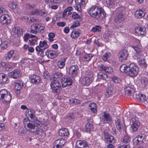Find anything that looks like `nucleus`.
I'll return each mask as SVG.
<instances>
[{
	"label": "nucleus",
	"instance_id": "f704fd0d",
	"mask_svg": "<svg viewBox=\"0 0 148 148\" xmlns=\"http://www.w3.org/2000/svg\"><path fill=\"white\" fill-rule=\"evenodd\" d=\"M93 127L92 124L89 123H88L85 125V131L87 132L92 131Z\"/></svg>",
	"mask_w": 148,
	"mask_h": 148
},
{
	"label": "nucleus",
	"instance_id": "dca6fc26",
	"mask_svg": "<svg viewBox=\"0 0 148 148\" xmlns=\"http://www.w3.org/2000/svg\"><path fill=\"white\" fill-rule=\"evenodd\" d=\"M50 80L51 81L50 84L52 92H56V83H55V74H53L49 77Z\"/></svg>",
	"mask_w": 148,
	"mask_h": 148
},
{
	"label": "nucleus",
	"instance_id": "a19ab883",
	"mask_svg": "<svg viewBox=\"0 0 148 148\" xmlns=\"http://www.w3.org/2000/svg\"><path fill=\"white\" fill-rule=\"evenodd\" d=\"M14 53V51L13 50L10 51L8 53L7 56L5 57V59L7 61L9 60L12 58Z\"/></svg>",
	"mask_w": 148,
	"mask_h": 148
},
{
	"label": "nucleus",
	"instance_id": "09e8293b",
	"mask_svg": "<svg viewBox=\"0 0 148 148\" xmlns=\"http://www.w3.org/2000/svg\"><path fill=\"white\" fill-rule=\"evenodd\" d=\"M55 34L53 33H50L48 34V39L50 42H52L54 40L53 39L55 37Z\"/></svg>",
	"mask_w": 148,
	"mask_h": 148
},
{
	"label": "nucleus",
	"instance_id": "c85d7f7f",
	"mask_svg": "<svg viewBox=\"0 0 148 148\" xmlns=\"http://www.w3.org/2000/svg\"><path fill=\"white\" fill-rule=\"evenodd\" d=\"M81 33L79 30H74L71 32L70 36L72 38L75 39L78 38Z\"/></svg>",
	"mask_w": 148,
	"mask_h": 148
},
{
	"label": "nucleus",
	"instance_id": "f257e3e1",
	"mask_svg": "<svg viewBox=\"0 0 148 148\" xmlns=\"http://www.w3.org/2000/svg\"><path fill=\"white\" fill-rule=\"evenodd\" d=\"M62 74L60 72L56 73V82L57 79L58 85H56V94L60 92V88H61L60 82H61L63 87H65L67 86H71L72 84L73 81L72 79L69 77L65 76L63 77L61 80V77H62Z\"/></svg>",
	"mask_w": 148,
	"mask_h": 148
},
{
	"label": "nucleus",
	"instance_id": "5701e85b",
	"mask_svg": "<svg viewBox=\"0 0 148 148\" xmlns=\"http://www.w3.org/2000/svg\"><path fill=\"white\" fill-rule=\"evenodd\" d=\"M45 12L42 11L38 9H34L31 11L30 14L31 15H38L43 16L45 14Z\"/></svg>",
	"mask_w": 148,
	"mask_h": 148
},
{
	"label": "nucleus",
	"instance_id": "473e14b6",
	"mask_svg": "<svg viewBox=\"0 0 148 148\" xmlns=\"http://www.w3.org/2000/svg\"><path fill=\"white\" fill-rule=\"evenodd\" d=\"M89 109L93 113L97 112V106L96 104L94 103H90L89 105Z\"/></svg>",
	"mask_w": 148,
	"mask_h": 148
},
{
	"label": "nucleus",
	"instance_id": "c03bdc74",
	"mask_svg": "<svg viewBox=\"0 0 148 148\" xmlns=\"http://www.w3.org/2000/svg\"><path fill=\"white\" fill-rule=\"evenodd\" d=\"M132 90L133 89L130 86H126L125 88V95H129L131 93Z\"/></svg>",
	"mask_w": 148,
	"mask_h": 148
},
{
	"label": "nucleus",
	"instance_id": "6e6552de",
	"mask_svg": "<svg viewBox=\"0 0 148 148\" xmlns=\"http://www.w3.org/2000/svg\"><path fill=\"white\" fill-rule=\"evenodd\" d=\"M0 22L5 25L10 22V17L8 14H3L0 16Z\"/></svg>",
	"mask_w": 148,
	"mask_h": 148
},
{
	"label": "nucleus",
	"instance_id": "052dcab7",
	"mask_svg": "<svg viewBox=\"0 0 148 148\" xmlns=\"http://www.w3.org/2000/svg\"><path fill=\"white\" fill-rule=\"evenodd\" d=\"M2 46L1 47V48L2 49H4L7 48L8 47L7 42L6 41L4 42H2V44H1Z\"/></svg>",
	"mask_w": 148,
	"mask_h": 148
},
{
	"label": "nucleus",
	"instance_id": "e2e57ef3",
	"mask_svg": "<svg viewBox=\"0 0 148 148\" xmlns=\"http://www.w3.org/2000/svg\"><path fill=\"white\" fill-rule=\"evenodd\" d=\"M112 80L113 82L116 83H119L121 81V79L116 77H114L112 78Z\"/></svg>",
	"mask_w": 148,
	"mask_h": 148
},
{
	"label": "nucleus",
	"instance_id": "bf43d9fd",
	"mask_svg": "<svg viewBox=\"0 0 148 148\" xmlns=\"http://www.w3.org/2000/svg\"><path fill=\"white\" fill-rule=\"evenodd\" d=\"M133 143L135 145H137L138 144H140V142L138 141V139L137 137H136L134 139Z\"/></svg>",
	"mask_w": 148,
	"mask_h": 148
},
{
	"label": "nucleus",
	"instance_id": "c9c22d12",
	"mask_svg": "<svg viewBox=\"0 0 148 148\" xmlns=\"http://www.w3.org/2000/svg\"><path fill=\"white\" fill-rule=\"evenodd\" d=\"M131 128L132 132H134L136 131L140 125V123H131Z\"/></svg>",
	"mask_w": 148,
	"mask_h": 148
},
{
	"label": "nucleus",
	"instance_id": "8fccbe9b",
	"mask_svg": "<svg viewBox=\"0 0 148 148\" xmlns=\"http://www.w3.org/2000/svg\"><path fill=\"white\" fill-rule=\"evenodd\" d=\"M111 55L110 53L108 52H106L103 55L102 58L103 60L104 61H106L108 58H109Z\"/></svg>",
	"mask_w": 148,
	"mask_h": 148
},
{
	"label": "nucleus",
	"instance_id": "2f4dec72",
	"mask_svg": "<svg viewBox=\"0 0 148 148\" xmlns=\"http://www.w3.org/2000/svg\"><path fill=\"white\" fill-rule=\"evenodd\" d=\"M35 25L37 32H38L40 33H43L44 31V29H45V27L41 26L40 25L38 24H35Z\"/></svg>",
	"mask_w": 148,
	"mask_h": 148
},
{
	"label": "nucleus",
	"instance_id": "c756f323",
	"mask_svg": "<svg viewBox=\"0 0 148 148\" xmlns=\"http://www.w3.org/2000/svg\"><path fill=\"white\" fill-rule=\"evenodd\" d=\"M113 88L112 87H108L106 90L105 95L106 97H110L112 94V90Z\"/></svg>",
	"mask_w": 148,
	"mask_h": 148
},
{
	"label": "nucleus",
	"instance_id": "79ce46f5",
	"mask_svg": "<svg viewBox=\"0 0 148 148\" xmlns=\"http://www.w3.org/2000/svg\"><path fill=\"white\" fill-rule=\"evenodd\" d=\"M107 77L108 75L106 74L101 72H99L98 74V78L99 79L105 80Z\"/></svg>",
	"mask_w": 148,
	"mask_h": 148
},
{
	"label": "nucleus",
	"instance_id": "a211bd4d",
	"mask_svg": "<svg viewBox=\"0 0 148 148\" xmlns=\"http://www.w3.org/2000/svg\"><path fill=\"white\" fill-rule=\"evenodd\" d=\"M115 122L117 129L119 131L122 130L124 124L122 120L120 119H117L115 120Z\"/></svg>",
	"mask_w": 148,
	"mask_h": 148
},
{
	"label": "nucleus",
	"instance_id": "a878e982",
	"mask_svg": "<svg viewBox=\"0 0 148 148\" xmlns=\"http://www.w3.org/2000/svg\"><path fill=\"white\" fill-rule=\"evenodd\" d=\"M76 145L78 148H83L86 147L87 144L85 140H77L76 143Z\"/></svg>",
	"mask_w": 148,
	"mask_h": 148
},
{
	"label": "nucleus",
	"instance_id": "37998d69",
	"mask_svg": "<svg viewBox=\"0 0 148 148\" xmlns=\"http://www.w3.org/2000/svg\"><path fill=\"white\" fill-rule=\"evenodd\" d=\"M23 82L20 81H18L15 83V88L17 90H19L22 88L23 86Z\"/></svg>",
	"mask_w": 148,
	"mask_h": 148
},
{
	"label": "nucleus",
	"instance_id": "1a4fd4ad",
	"mask_svg": "<svg viewBox=\"0 0 148 148\" xmlns=\"http://www.w3.org/2000/svg\"><path fill=\"white\" fill-rule=\"evenodd\" d=\"M128 56V53L127 50H122L119 52L118 55L119 60L121 62H124L127 59Z\"/></svg>",
	"mask_w": 148,
	"mask_h": 148
},
{
	"label": "nucleus",
	"instance_id": "cd10ccee",
	"mask_svg": "<svg viewBox=\"0 0 148 148\" xmlns=\"http://www.w3.org/2000/svg\"><path fill=\"white\" fill-rule=\"evenodd\" d=\"M135 97L138 101L141 102H145L146 100L145 95L141 93L136 94Z\"/></svg>",
	"mask_w": 148,
	"mask_h": 148
},
{
	"label": "nucleus",
	"instance_id": "0eeeda50",
	"mask_svg": "<svg viewBox=\"0 0 148 148\" xmlns=\"http://www.w3.org/2000/svg\"><path fill=\"white\" fill-rule=\"evenodd\" d=\"M102 121L104 123H107L111 122L112 118L109 114L105 112L102 113L100 117Z\"/></svg>",
	"mask_w": 148,
	"mask_h": 148
},
{
	"label": "nucleus",
	"instance_id": "393cba45",
	"mask_svg": "<svg viewBox=\"0 0 148 148\" xmlns=\"http://www.w3.org/2000/svg\"><path fill=\"white\" fill-rule=\"evenodd\" d=\"M12 31L17 37L21 36L23 34L22 29L18 27H14L13 28Z\"/></svg>",
	"mask_w": 148,
	"mask_h": 148
},
{
	"label": "nucleus",
	"instance_id": "2eb2a0df",
	"mask_svg": "<svg viewBox=\"0 0 148 148\" xmlns=\"http://www.w3.org/2000/svg\"><path fill=\"white\" fill-rule=\"evenodd\" d=\"M66 141V140L63 138L56 140V148H63Z\"/></svg>",
	"mask_w": 148,
	"mask_h": 148
},
{
	"label": "nucleus",
	"instance_id": "3c124183",
	"mask_svg": "<svg viewBox=\"0 0 148 148\" xmlns=\"http://www.w3.org/2000/svg\"><path fill=\"white\" fill-rule=\"evenodd\" d=\"M125 10V8L123 7H121L119 8H117L116 10V12L117 14L120 13L123 14V12Z\"/></svg>",
	"mask_w": 148,
	"mask_h": 148
},
{
	"label": "nucleus",
	"instance_id": "4c0bfd02",
	"mask_svg": "<svg viewBox=\"0 0 148 148\" xmlns=\"http://www.w3.org/2000/svg\"><path fill=\"white\" fill-rule=\"evenodd\" d=\"M15 66V64L11 62H9L8 64L5 66V70L9 71L12 70Z\"/></svg>",
	"mask_w": 148,
	"mask_h": 148
},
{
	"label": "nucleus",
	"instance_id": "7c9ffc66",
	"mask_svg": "<svg viewBox=\"0 0 148 148\" xmlns=\"http://www.w3.org/2000/svg\"><path fill=\"white\" fill-rule=\"evenodd\" d=\"M45 53L48 57L51 59L55 58L56 55L55 52L54 51L47 50Z\"/></svg>",
	"mask_w": 148,
	"mask_h": 148
},
{
	"label": "nucleus",
	"instance_id": "7ed1b4c3",
	"mask_svg": "<svg viewBox=\"0 0 148 148\" xmlns=\"http://www.w3.org/2000/svg\"><path fill=\"white\" fill-rule=\"evenodd\" d=\"M87 11L91 17L98 19L106 15L103 9L96 5H92L87 10Z\"/></svg>",
	"mask_w": 148,
	"mask_h": 148
},
{
	"label": "nucleus",
	"instance_id": "f3484780",
	"mask_svg": "<svg viewBox=\"0 0 148 148\" xmlns=\"http://www.w3.org/2000/svg\"><path fill=\"white\" fill-rule=\"evenodd\" d=\"M20 71L17 69H15L9 73L8 75L12 78L16 79L20 76Z\"/></svg>",
	"mask_w": 148,
	"mask_h": 148
},
{
	"label": "nucleus",
	"instance_id": "603ef678",
	"mask_svg": "<svg viewBox=\"0 0 148 148\" xmlns=\"http://www.w3.org/2000/svg\"><path fill=\"white\" fill-rule=\"evenodd\" d=\"M21 63L23 66L24 67H27L29 64V62L26 59H24L21 61Z\"/></svg>",
	"mask_w": 148,
	"mask_h": 148
},
{
	"label": "nucleus",
	"instance_id": "b1692460",
	"mask_svg": "<svg viewBox=\"0 0 148 148\" xmlns=\"http://www.w3.org/2000/svg\"><path fill=\"white\" fill-rule=\"evenodd\" d=\"M105 140L107 143L114 142V138L113 136L108 134H105Z\"/></svg>",
	"mask_w": 148,
	"mask_h": 148
},
{
	"label": "nucleus",
	"instance_id": "13d9d810",
	"mask_svg": "<svg viewBox=\"0 0 148 148\" xmlns=\"http://www.w3.org/2000/svg\"><path fill=\"white\" fill-rule=\"evenodd\" d=\"M71 14V17L73 19H75L78 18L79 17V16L78 14L75 12H73Z\"/></svg>",
	"mask_w": 148,
	"mask_h": 148
},
{
	"label": "nucleus",
	"instance_id": "5fc2aeb1",
	"mask_svg": "<svg viewBox=\"0 0 148 148\" xmlns=\"http://www.w3.org/2000/svg\"><path fill=\"white\" fill-rule=\"evenodd\" d=\"M101 29V28L99 26H96L92 27L91 31L93 32H99L100 31Z\"/></svg>",
	"mask_w": 148,
	"mask_h": 148
},
{
	"label": "nucleus",
	"instance_id": "de8ad7c7",
	"mask_svg": "<svg viewBox=\"0 0 148 148\" xmlns=\"http://www.w3.org/2000/svg\"><path fill=\"white\" fill-rule=\"evenodd\" d=\"M138 63L141 66L144 67H146L147 66V64L145 62L144 59H140L138 61Z\"/></svg>",
	"mask_w": 148,
	"mask_h": 148
},
{
	"label": "nucleus",
	"instance_id": "69168bd1",
	"mask_svg": "<svg viewBox=\"0 0 148 148\" xmlns=\"http://www.w3.org/2000/svg\"><path fill=\"white\" fill-rule=\"evenodd\" d=\"M81 6H82V5L79 3H78L76 6H75V9L77 10L80 12L82 10Z\"/></svg>",
	"mask_w": 148,
	"mask_h": 148
},
{
	"label": "nucleus",
	"instance_id": "338daca9",
	"mask_svg": "<svg viewBox=\"0 0 148 148\" xmlns=\"http://www.w3.org/2000/svg\"><path fill=\"white\" fill-rule=\"evenodd\" d=\"M82 61L84 62L89 61L90 60L88 55H86L85 56L83 57L82 58Z\"/></svg>",
	"mask_w": 148,
	"mask_h": 148
},
{
	"label": "nucleus",
	"instance_id": "864d4df0",
	"mask_svg": "<svg viewBox=\"0 0 148 148\" xmlns=\"http://www.w3.org/2000/svg\"><path fill=\"white\" fill-rule=\"evenodd\" d=\"M26 134L25 129L23 127H21L18 131V134L21 136H23Z\"/></svg>",
	"mask_w": 148,
	"mask_h": 148
},
{
	"label": "nucleus",
	"instance_id": "f8f14e48",
	"mask_svg": "<svg viewBox=\"0 0 148 148\" xmlns=\"http://www.w3.org/2000/svg\"><path fill=\"white\" fill-rule=\"evenodd\" d=\"M29 79L31 83L36 85L39 84L40 81V77L35 75H29Z\"/></svg>",
	"mask_w": 148,
	"mask_h": 148
},
{
	"label": "nucleus",
	"instance_id": "20e7f679",
	"mask_svg": "<svg viewBox=\"0 0 148 148\" xmlns=\"http://www.w3.org/2000/svg\"><path fill=\"white\" fill-rule=\"evenodd\" d=\"M120 70L132 77L136 76L138 72V67L134 64H130L129 66L125 64H122L120 67Z\"/></svg>",
	"mask_w": 148,
	"mask_h": 148
},
{
	"label": "nucleus",
	"instance_id": "ea45409f",
	"mask_svg": "<svg viewBox=\"0 0 148 148\" xmlns=\"http://www.w3.org/2000/svg\"><path fill=\"white\" fill-rule=\"evenodd\" d=\"M137 137L140 144L144 142V140H145L146 137V136L144 134L138 135Z\"/></svg>",
	"mask_w": 148,
	"mask_h": 148
},
{
	"label": "nucleus",
	"instance_id": "4d7b16f0",
	"mask_svg": "<svg viewBox=\"0 0 148 148\" xmlns=\"http://www.w3.org/2000/svg\"><path fill=\"white\" fill-rule=\"evenodd\" d=\"M106 3L107 5L110 7H112L114 5L113 2L112 0H107Z\"/></svg>",
	"mask_w": 148,
	"mask_h": 148
},
{
	"label": "nucleus",
	"instance_id": "49530a36",
	"mask_svg": "<svg viewBox=\"0 0 148 148\" xmlns=\"http://www.w3.org/2000/svg\"><path fill=\"white\" fill-rule=\"evenodd\" d=\"M30 33L36 34L37 33V29L36 28L35 24L32 25L31 26V30L30 31Z\"/></svg>",
	"mask_w": 148,
	"mask_h": 148
},
{
	"label": "nucleus",
	"instance_id": "ddd939ff",
	"mask_svg": "<svg viewBox=\"0 0 148 148\" xmlns=\"http://www.w3.org/2000/svg\"><path fill=\"white\" fill-rule=\"evenodd\" d=\"M69 74L72 77H75L77 74L78 67L77 65H73L69 69Z\"/></svg>",
	"mask_w": 148,
	"mask_h": 148
},
{
	"label": "nucleus",
	"instance_id": "4be33fe9",
	"mask_svg": "<svg viewBox=\"0 0 148 148\" xmlns=\"http://www.w3.org/2000/svg\"><path fill=\"white\" fill-rule=\"evenodd\" d=\"M132 47L135 50L136 53L137 54V55L136 56L138 58H140L143 56L142 50L140 46L136 45Z\"/></svg>",
	"mask_w": 148,
	"mask_h": 148
},
{
	"label": "nucleus",
	"instance_id": "a18cd8bd",
	"mask_svg": "<svg viewBox=\"0 0 148 148\" xmlns=\"http://www.w3.org/2000/svg\"><path fill=\"white\" fill-rule=\"evenodd\" d=\"M131 138L128 135L125 136L122 139V141L124 143H127L130 140Z\"/></svg>",
	"mask_w": 148,
	"mask_h": 148
},
{
	"label": "nucleus",
	"instance_id": "774afa93",
	"mask_svg": "<svg viewBox=\"0 0 148 148\" xmlns=\"http://www.w3.org/2000/svg\"><path fill=\"white\" fill-rule=\"evenodd\" d=\"M49 75V72L48 71H45L43 73L42 75V77L46 79L48 78Z\"/></svg>",
	"mask_w": 148,
	"mask_h": 148
},
{
	"label": "nucleus",
	"instance_id": "4468645a",
	"mask_svg": "<svg viewBox=\"0 0 148 148\" xmlns=\"http://www.w3.org/2000/svg\"><path fill=\"white\" fill-rule=\"evenodd\" d=\"M135 32L136 33L143 35L146 33L147 30L144 26H142L136 28Z\"/></svg>",
	"mask_w": 148,
	"mask_h": 148
},
{
	"label": "nucleus",
	"instance_id": "aec40b11",
	"mask_svg": "<svg viewBox=\"0 0 148 148\" xmlns=\"http://www.w3.org/2000/svg\"><path fill=\"white\" fill-rule=\"evenodd\" d=\"M26 115L28 117H29L33 121H36L37 119L35 115L33 114L31 110H27L26 111Z\"/></svg>",
	"mask_w": 148,
	"mask_h": 148
},
{
	"label": "nucleus",
	"instance_id": "6ab92c4d",
	"mask_svg": "<svg viewBox=\"0 0 148 148\" xmlns=\"http://www.w3.org/2000/svg\"><path fill=\"white\" fill-rule=\"evenodd\" d=\"M58 134L60 136H68L69 134V133L67 129L62 128L59 130Z\"/></svg>",
	"mask_w": 148,
	"mask_h": 148
},
{
	"label": "nucleus",
	"instance_id": "58836bf2",
	"mask_svg": "<svg viewBox=\"0 0 148 148\" xmlns=\"http://www.w3.org/2000/svg\"><path fill=\"white\" fill-rule=\"evenodd\" d=\"M39 46L41 48H43L45 49L49 47V45L47 44V42L44 40L42 41H40L39 44Z\"/></svg>",
	"mask_w": 148,
	"mask_h": 148
},
{
	"label": "nucleus",
	"instance_id": "9b49d317",
	"mask_svg": "<svg viewBox=\"0 0 148 148\" xmlns=\"http://www.w3.org/2000/svg\"><path fill=\"white\" fill-rule=\"evenodd\" d=\"M142 114L140 113H135L132 114L129 118L131 123H139V119L140 118Z\"/></svg>",
	"mask_w": 148,
	"mask_h": 148
},
{
	"label": "nucleus",
	"instance_id": "f03ea898",
	"mask_svg": "<svg viewBox=\"0 0 148 148\" xmlns=\"http://www.w3.org/2000/svg\"><path fill=\"white\" fill-rule=\"evenodd\" d=\"M28 118H25L23 120L25 127L29 132H32L36 134H42L43 131L42 126V125L40 124L37 122L34 123H27Z\"/></svg>",
	"mask_w": 148,
	"mask_h": 148
},
{
	"label": "nucleus",
	"instance_id": "bb28decb",
	"mask_svg": "<svg viewBox=\"0 0 148 148\" xmlns=\"http://www.w3.org/2000/svg\"><path fill=\"white\" fill-rule=\"evenodd\" d=\"M124 19L123 14L120 13L117 14L114 18V21L116 23H119L123 21Z\"/></svg>",
	"mask_w": 148,
	"mask_h": 148
},
{
	"label": "nucleus",
	"instance_id": "412c9836",
	"mask_svg": "<svg viewBox=\"0 0 148 148\" xmlns=\"http://www.w3.org/2000/svg\"><path fill=\"white\" fill-rule=\"evenodd\" d=\"M135 16L137 18L140 19L143 17L145 15V13L142 10H139L136 11Z\"/></svg>",
	"mask_w": 148,
	"mask_h": 148
},
{
	"label": "nucleus",
	"instance_id": "9d476101",
	"mask_svg": "<svg viewBox=\"0 0 148 148\" xmlns=\"http://www.w3.org/2000/svg\"><path fill=\"white\" fill-rule=\"evenodd\" d=\"M98 68L100 71L108 74L111 73L113 71L112 67L110 66H106L101 64L99 65Z\"/></svg>",
	"mask_w": 148,
	"mask_h": 148
},
{
	"label": "nucleus",
	"instance_id": "423d86ee",
	"mask_svg": "<svg viewBox=\"0 0 148 148\" xmlns=\"http://www.w3.org/2000/svg\"><path fill=\"white\" fill-rule=\"evenodd\" d=\"M93 79L92 74H90L86 75L81 79V83L84 85H89Z\"/></svg>",
	"mask_w": 148,
	"mask_h": 148
},
{
	"label": "nucleus",
	"instance_id": "39448f33",
	"mask_svg": "<svg viewBox=\"0 0 148 148\" xmlns=\"http://www.w3.org/2000/svg\"><path fill=\"white\" fill-rule=\"evenodd\" d=\"M11 99L10 92L5 89L0 91V99L3 102L9 103Z\"/></svg>",
	"mask_w": 148,
	"mask_h": 148
},
{
	"label": "nucleus",
	"instance_id": "680f3d73",
	"mask_svg": "<svg viewBox=\"0 0 148 148\" xmlns=\"http://www.w3.org/2000/svg\"><path fill=\"white\" fill-rule=\"evenodd\" d=\"M9 7L12 9H14L16 8V4L15 3L11 2L9 4Z\"/></svg>",
	"mask_w": 148,
	"mask_h": 148
},
{
	"label": "nucleus",
	"instance_id": "72a5a7b5",
	"mask_svg": "<svg viewBox=\"0 0 148 148\" xmlns=\"http://www.w3.org/2000/svg\"><path fill=\"white\" fill-rule=\"evenodd\" d=\"M66 60L65 58L61 59L58 61L57 65L58 67L60 69L63 68L64 66L65 62Z\"/></svg>",
	"mask_w": 148,
	"mask_h": 148
},
{
	"label": "nucleus",
	"instance_id": "0e129e2a",
	"mask_svg": "<svg viewBox=\"0 0 148 148\" xmlns=\"http://www.w3.org/2000/svg\"><path fill=\"white\" fill-rule=\"evenodd\" d=\"M29 41L31 45H35L36 43V40L33 39H29Z\"/></svg>",
	"mask_w": 148,
	"mask_h": 148
},
{
	"label": "nucleus",
	"instance_id": "6e6d98bb",
	"mask_svg": "<svg viewBox=\"0 0 148 148\" xmlns=\"http://www.w3.org/2000/svg\"><path fill=\"white\" fill-rule=\"evenodd\" d=\"M79 22L77 21H75L73 23L72 25L71 26L70 28L74 29L76 27L79 26Z\"/></svg>",
	"mask_w": 148,
	"mask_h": 148
},
{
	"label": "nucleus",
	"instance_id": "e433bc0d",
	"mask_svg": "<svg viewBox=\"0 0 148 148\" xmlns=\"http://www.w3.org/2000/svg\"><path fill=\"white\" fill-rule=\"evenodd\" d=\"M7 77L3 73L0 74V82L2 84L5 83L7 81Z\"/></svg>",
	"mask_w": 148,
	"mask_h": 148
}]
</instances>
